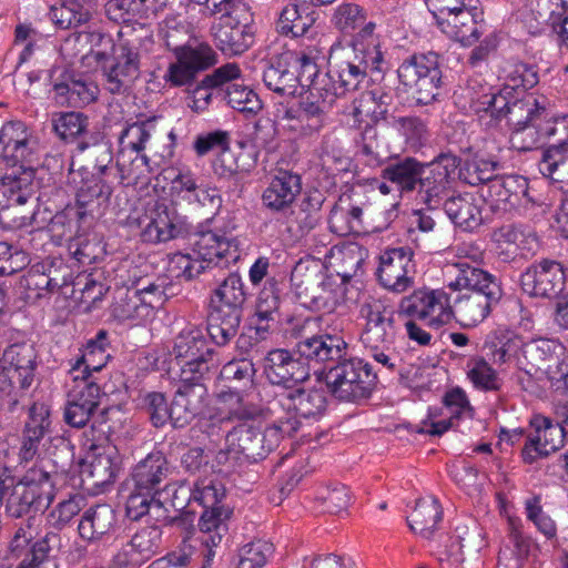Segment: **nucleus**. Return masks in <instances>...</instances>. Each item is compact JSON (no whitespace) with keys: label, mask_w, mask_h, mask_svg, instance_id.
I'll return each instance as SVG.
<instances>
[{"label":"nucleus","mask_w":568,"mask_h":568,"mask_svg":"<svg viewBox=\"0 0 568 568\" xmlns=\"http://www.w3.org/2000/svg\"><path fill=\"white\" fill-rule=\"evenodd\" d=\"M511 89L487 92L470 98V108L483 113L480 120L488 128L503 119L510 129V144L519 151L531 150L542 139H554V145L568 146V116L556 118L545 99L527 94L521 99H509Z\"/></svg>","instance_id":"nucleus-1"},{"label":"nucleus","mask_w":568,"mask_h":568,"mask_svg":"<svg viewBox=\"0 0 568 568\" xmlns=\"http://www.w3.org/2000/svg\"><path fill=\"white\" fill-rule=\"evenodd\" d=\"M40 161L38 139L21 121H10L0 130V209L26 204L34 194V165Z\"/></svg>","instance_id":"nucleus-2"},{"label":"nucleus","mask_w":568,"mask_h":568,"mask_svg":"<svg viewBox=\"0 0 568 568\" xmlns=\"http://www.w3.org/2000/svg\"><path fill=\"white\" fill-rule=\"evenodd\" d=\"M53 474L43 463L28 468L21 477L0 464V507L11 518H22L50 507L55 496Z\"/></svg>","instance_id":"nucleus-3"},{"label":"nucleus","mask_w":568,"mask_h":568,"mask_svg":"<svg viewBox=\"0 0 568 568\" xmlns=\"http://www.w3.org/2000/svg\"><path fill=\"white\" fill-rule=\"evenodd\" d=\"M455 278L447 283L452 291L466 290V293L454 301V317L466 327L481 323L491 312L503 295L497 278L488 272L459 262L454 265Z\"/></svg>","instance_id":"nucleus-4"},{"label":"nucleus","mask_w":568,"mask_h":568,"mask_svg":"<svg viewBox=\"0 0 568 568\" xmlns=\"http://www.w3.org/2000/svg\"><path fill=\"white\" fill-rule=\"evenodd\" d=\"M359 313L366 322L361 343L375 362L394 372L400 362L394 352L397 335L394 311L383 301L372 298L362 304Z\"/></svg>","instance_id":"nucleus-5"},{"label":"nucleus","mask_w":568,"mask_h":568,"mask_svg":"<svg viewBox=\"0 0 568 568\" xmlns=\"http://www.w3.org/2000/svg\"><path fill=\"white\" fill-rule=\"evenodd\" d=\"M386 70L387 62L383 53H376L374 49L365 52L362 47L356 51L349 50L342 57L329 61L326 77L334 85L329 93L342 95L358 90L361 84L367 80L383 82Z\"/></svg>","instance_id":"nucleus-6"},{"label":"nucleus","mask_w":568,"mask_h":568,"mask_svg":"<svg viewBox=\"0 0 568 568\" xmlns=\"http://www.w3.org/2000/svg\"><path fill=\"white\" fill-rule=\"evenodd\" d=\"M297 432L294 417L276 418L263 430L243 422L226 433L230 453L242 455L250 463L265 459L284 438Z\"/></svg>","instance_id":"nucleus-7"},{"label":"nucleus","mask_w":568,"mask_h":568,"mask_svg":"<svg viewBox=\"0 0 568 568\" xmlns=\"http://www.w3.org/2000/svg\"><path fill=\"white\" fill-rule=\"evenodd\" d=\"M194 503L203 508L199 519L202 544L217 547L229 534L233 510L224 505L226 493L223 484L209 478L199 479L192 486Z\"/></svg>","instance_id":"nucleus-8"},{"label":"nucleus","mask_w":568,"mask_h":568,"mask_svg":"<svg viewBox=\"0 0 568 568\" xmlns=\"http://www.w3.org/2000/svg\"><path fill=\"white\" fill-rule=\"evenodd\" d=\"M438 28L464 45H471L480 36L483 12L478 0H425Z\"/></svg>","instance_id":"nucleus-9"},{"label":"nucleus","mask_w":568,"mask_h":568,"mask_svg":"<svg viewBox=\"0 0 568 568\" xmlns=\"http://www.w3.org/2000/svg\"><path fill=\"white\" fill-rule=\"evenodd\" d=\"M397 75L416 103L427 105L439 94L442 85L439 55L433 51L415 53L402 62Z\"/></svg>","instance_id":"nucleus-10"},{"label":"nucleus","mask_w":568,"mask_h":568,"mask_svg":"<svg viewBox=\"0 0 568 568\" xmlns=\"http://www.w3.org/2000/svg\"><path fill=\"white\" fill-rule=\"evenodd\" d=\"M130 37L121 44V53L115 63L103 67V85L111 94H126L139 78V54L135 44L152 42V31L149 26L138 23L128 27L123 33Z\"/></svg>","instance_id":"nucleus-11"},{"label":"nucleus","mask_w":568,"mask_h":568,"mask_svg":"<svg viewBox=\"0 0 568 568\" xmlns=\"http://www.w3.org/2000/svg\"><path fill=\"white\" fill-rule=\"evenodd\" d=\"M376 375L359 358H342L325 375L331 394L344 402H354L371 395Z\"/></svg>","instance_id":"nucleus-12"},{"label":"nucleus","mask_w":568,"mask_h":568,"mask_svg":"<svg viewBox=\"0 0 568 568\" xmlns=\"http://www.w3.org/2000/svg\"><path fill=\"white\" fill-rule=\"evenodd\" d=\"M316 321L305 318L292 327V334L298 339L295 351L306 364H322L341 361L347 351V343L338 334L314 333Z\"/></svg>","instance_id":"nucleus-13"},{"label":"nucleus","mask_w":568,"mask_h":568,"mask_svg":"<svg viewBox=\"0 0 568 568\" xmlns=\"http://www.w3.org/2000/svg\"><path fill=\"white\" fill-rule=\"evenodd\" d=\"M460 165V159L452 153H440L432 162L425 163L417 191L418 197L429 210L444 205L454 186L453 174Z\"/></svg>","instance_id":"nucleus-14"},{"label":"nucleus","mask_w":568,"mask_h":568,"mask_svg":"<svg viewBox=\"0 0 568 568\" xmlns=\"http://www.w3.org/2000/svg\"><path fill=\"white\" fill-rule=\"evenodd\" d=\"M175 358L181 362V374L184 379L191 375L199 378L207 377L219 365V358L201 329L190 327L183 329L175 338L173 348Z\"/></svg>","instance_id":"nucleus-15"},{"label":"nucleus","mask_w":568,"mask_h":568,"mask_svg":"<svg viewBox=\"0 0 568 568\" xmlns=\"http://www.w3.org/2000/svg\"><path fill=\"white\" fill-rule=\"evenodd\" d=\"M291 282L301 303L323 310L333 300L328 276L318 261H300L292 271Z\"/></svg>","instance_id":"nucleus-16"},{"label":"nucleus","mask_w":568,"mask_h":568,"mask_svg":"<svg viewBox=\"0 0 568 568\" xmlns=\"http://www.w3.org/2000/svg\"><path fill=\"white\" fill-rule=\"evenodd\" d=\"M399 313L427 320L430 326L439 327L454 317L450 295L444 290L420 288L402 298Z\"/></svg>","instance_id":"nucleus-17"},{"label":"nucleus","mask_w":568,"mask_h":568,"mask_svg":"<svg viewBox=\"0 0 568 568\" xmlns=\"http://www.w3.org/2000/svg\"><path fill=\"white\" fill-rule=\"evenodd\" d=\"M456 538L450 542L440 557L442 565L447 564L456 568H481L484 566L483 551L486 540L483 528L470 521L456 528Z\"/></svg>","instance_id":"nucleus-18"},{"label":"nucleus","mask_w":568,"mask_h":568,"mask_svg":"<svg viewBox=\"0 0 568 568\" xmlns=\"http://www.w3.org/2000/svg\"><path fill=\"white\" fill-rule=\"evenodd\" d=\"M414 253L409 247L385 250L379 255L378 282L388 291L403 293L413 286L415 274Z\"/></svg>","instance_id":"nucleus-19"},{"label":"nucleus","mask_w":568,"mask_h":568,"mask_svg":"<svg viewBox=\"0 0 568 568\" xmlns=\"http://www.w3.org/2000/svg\"><path fill=\"white\" fill-rule=\"evenodd\" d=\"M207 377L191 375L187 381L180 376V385L173 397V426L182 428L200 416L207 406Z\"/></svg>","instance_id":"nucleus-20"},{"label":"nucleus","mask_w":568,"mask_h":568,"mask_svg":"<svg viewBox=\"0 0 568 568\" xmlns=\"http://www.w3.org/2000/svg\"><path fill=\"white\" fill-rule=\"evenodd\" d=\"M525 293L535 297L555 298L564 291L566 273L561 263L544 258L530 265L520 276Z\"/></svg>","instance_id":"nucleus-21"},{"label":"nucleus","mask_w":568,"mask_h":568,"mask_svg":"<svg viewBox=\"0 0 568 568\" xmlns=\"http://www.w3.org/2000/svg\"><path fill=\"white\" fill-rule=\"evenodd\" d=\"M89 453L81 466V478L90 488H102L112 484L120 469V457L112 445H102L92 440Z\"/></svg>","instance_id":"nucleus-22"},{"label":"nucleus","mask_w":568,"mask_h":568,"mask_svg":"<svg viewBox=\"0 0 568 568\" xmlns=\"http://www.w3.org/2000/svg\"><path fill=\"white\" fill-rule=\"evenodd\" d=\"M196 258L206 267H227L240 258L237 244L213 231H197L190 237Z\"/></svg>","instance_id":"nucleus-23"},{"label":"nucleus","mask_w":568,"mask_h":568,"mask_svg":"<svg viewBox=\"0 0 568 568\" xmlns=\"http://www.w3.org/2000/svg\"><path fill=\"white\" fill-rule=\"evenodd\" d=\"M264 373L272 385L293 389L310 377V365L286 349H273L265 357Z\"/></svg>","instance_id":"nucleus-24"},{"label":"nucleus","mask_w":568,"mask_h":568,"mask_svg":"<svg viewBox=\"0 0 568 568\" xmlns=\"http://www.w3.org/2000/svg\"><path fill=\"white\" fill-rule=\"evenodd\" d=\"M338 93H329V90L310 93L298 102L297 123L288 124L290 130L302 138L318 134L327 124L328 110L333 105Z\"/></svg>","instance_id":"nucleus-25"},{"label":"nucleus","mask_w":568,"mask_h":568,"mask_svg":"<svg viewBox=\"0 0 568 568\" xmlns=\"http://www.w3.org/2000/svg\"><path fill=\"white\" fill-rule=\"evenodd\" d=\"M275 405L284 413V415L277 416V418L294 417L298 429L301 426L300 418H314L324 413L326 396L322 389H306L296 386L293 389L283 390L281 394H277Z\"/></svg>","instance_id":"nucleus-26"},{"label":"nucleus","mask_w":568,"mask_h":568,"mask_svg":"<svg viewBox=\"0 0 568 568\" xmlns=\"http://www.w3.org/2000/svg\"><path fill=\"white\" fill-rule=\"evenodd\" d=\"M163 531L159 525L144 526L114 557L116 565L139 568L163 550Z\"/></svg>","instance_id":"nucleus-27"},{"label":"nucleus","mask_w":568,"mask_h":568,"mask_svg":"<svg viewBox=\"0 0 568 568\" xmlns=\"http://www.w3.org/2000/svg\"><path fill=\"white\" fill-rule=\"evenodd\" d=\"M248 16L235 14L220 17L213 24L212 34L215 45L227 55L245 52L254 42V36L248 26Z\"/></svg>","instance_id":"nucleus-28"},{"label":"nucleus","mask_w":568,"mask_h":568,"mask_svg":"<svg viewBox=\"0 0 568 568\" xmlns=\"http://www.w3.org/2000/svg\"><path fill=\"white\" fill-rule=\"evenodd\" d=\"M530 427L531 432L521 452L526 463L531 464L538 457L548 456L562 446V430L550 418L536 415L530 420Z\"/></svg>","instance_id":"nucleus-29"},{"label":"nucleus","mask_w":568,"mask_h":568,"mask_svg":"<svg viewBox=\"0 0 568 568\" xmlns=\"http://www.w3.org/2000/svg\"><path fill=\"white\" fill-rule=\"evenodd\" d=\"M302 191V180L297 173L277 170L262 193L263 205L275 213H285L292 209Z\"/></svg>","instance_id":"nucleus-30"},{"label":"nucleus","mask_w":568,"mask_h":568,"mask_svg":"<svg viewBox=\"0 0 568 568\" xmlns=\"http://www.w3.org/2000/svg\"><path fill=\"white\" fill-rule=\"evenodd\" d=\"M51 433L50 409L42 403H34L29 409L26 422L19 458L21 462L32 460L39 453V447Z\"/></svg>","instance_id":"nucleus-31"},{"label":"nucleus","mask_w":568,"mask_h":568,"mask_svg":"<svg viewBox=\"0 0 568 568\" xmlns=\"http://www.w3.org/2000/svg\"><path fill=\"white\" fill-rule=\"evenodd\" d=\"M567 10L568 0H526L521 18L529 32L536 34L547 27L555 31Z\"/></svg>","instance_id":"nucleus-32"},{"label":"nucleus","mask_w":568,"mask_h":568,"mask_svg":"<svg viewBox=\"0 0 568 568\" xmlns=\"http://www.w3.org/2000/svg\"><path fill=\"white\" fill-rule=\"evenodd\" d=\"M184 233V223L175 209L156 203L150 213L149 223L142 231V237L144 242L161 243L183 236Z\"/></svg>","instance_id":"nucleus-33"},{"label":"nucleus","mask_w":568,"mask_h":568,"mask_svg":"<svg viewBox=\"0 0 568 568\" xmlns=\"http://www.w3.org/2000/svg\"><path fill=\"white\" fill-rule=\"evenodd\" d=\"M118 516L108 504H98L88 508L78 525L80 537L89 542L101 541L115 532Z\"/></svg>","instance_id":"nucleus-34"},{"label":"nucleus","mask_w":568,"mask_h":568,"mask_svg":"<svg viewBox=\"0 0 568 568\" xmlns=\"http://www.w3.org/2000/svg\"><path fill=\"white\" fill-rule=\"evenodd\" d=\"M292 54L285 51L270 59L263 70L265 87L280 95H294L298 88V75L295 74Z\"/></svg>","instance_id":"nucleus-35"},{"label":"nucleus","mask_w":568,"mask_h":568,"mask_svg":"<svg viewBox=\"0 0 568 568\" xmlns=\"http://www.w3.org/2000/svg\"><path fill=\"white\" fill-rule=\"evenodd\" d=\"M170 464L161 452H152L140 460L132 471V480L136 489L146 493H159L160 485L170 476Z\"/></svg>","instance_id":"nucleus-36"},{"label":"nucleus","mask_w":568,"mask_h":568,"mask_svg":"<svg viewBox=\"0 0 568 568\" xmlns=\"http://www.w3.org/2000/svg\"><path fill=\"white\" fill-rule=\"evenodd\" d=\"M59 103L72 108H82L98 99L99 87L89 77L83 74L68 75L62 82L53 87Z\"/></svg>","instance_id":"nucleus-37"},{"label":"nucleus","mask_w":568,"mask_h":568,"mask_svg":"<svg viewBox=\"0 0 568 568\" xmlns=\"http://www.w3.org/2000/svg\"><path fill=\"white\" fill-rule=\"evenodd\" d=\"M443 207L450 221L464 231L471 232L483 223L481 209L473 194L452 195Z\"/></svg>","instance_id":"nucleus-38"},{"label":"nucleus","mask_w":568,"mask_h":568,"mask_svg":"<svg viewBox=\"0 0 568 568\" xmlns=\"http://www.w3.org/2000/svg\"><path fill=\"white\" fill-rule=\"evenodd\" d=\"M112 186L101 176H92L82 182L77 191L75 205L79 212H84L85 217H93L103 205H106L112 195Z\"/></svg>","instance_id":"nucleus-39"},{"label":"nucleus","mask_w":568,"mask_h":568,"mask_svg":"<svg viewBox=\"0 0 568 568\" xmlns=\"http://www.w3.org/2000/svg\"><path fill=\"white\" fill-rule=\"evenodd\" d=\"M527 180L520 175L496 176L481 189V196L499 206L500 204H516L521 195L527 193Z\"/></svg>","instance_id":"nucleus-40"},{"label":"nucleus","mask_w":568,"mask_h":568,"mask_svg":"<svg viewBox=\"0 0 568 568\" xmlns=\"http://www.w3.org/2000/svg\"><path fill=\"white\" fill-rule=\"evenodd\" d=\"M242 313V311L211 305L207 316V333L216 345L224 346L236 336Z\"/></svg>","instance_id":"nucleus-41"},{"label":"nucleus","mask_w":568,"mask_h":568,"mask_svg":"<svg viewBox=\"0 0 568 568\" xmlns=\"http://www.w3.org/2000/svg\"><path fill=\"white\" fill-rule=\"evenodd\" d=\"M24 373L2 367L0 369V405L9 413H14L27 395L34 377L24 379Z\"/></svg>","instance_id":"nucleus-42"},{"label":"nucleus","mask_w":568,"mask_h":568,"mask_svg":"<svg viewBox=\"0 0 568 568\" xmlns=\"http://www.w3.org/2000/svg\"><path fill=\"white\" fill-rule=\"evenodd\" d=\"M538 170L552 184L568 192V146L550 145L545 149L538 162Z\"/></svg>","instance_id":"nucleus-43"},{"label":"nucleus","mask_w":568,"mask_h":568,"mask_svg":"<svg viewBox=\"0 0 568 568\" xmlns=\"http://www.w3.org/2000/svg\"><path fill=\"white\" fill-rule=\"evenodd\" d=\"M443 519V509L437 499L422 498L416 501L412 515L407 518L410 530L424 538H430Z\"/></svg>","instance_id":"nucleus-44"},{"label":"nucleus","mask_w":568,"mask_h":568,"mask_svg":"<svg viewBox=\"0 0 568 568\" xmlns=\"http://www.w3.org/2000/svg\"><path fill=\"white\" fill-rule=\"evenodd\" d=\"M425 163L407 156L388 163L382 170L383 179L397 185L400 192H412L417 189L418 181L423 176Z\"/></svg>","instance_id":"nucleus-45"},{"label":"nucleus","mask_w":568,"mask_h":568,"mask_svg":"<svg viewBox=\"0 0 568 568\" xmlns=\"http://www.w3.org/2000/svg\"><path fill=\"white\" fill-rule=\"evenodd\" d=\"M565 347L561 343L539 338L528 343L524 348V356L527 359L528 367L525 368L526 374L531 377L539 378V372L542 371L557 355H564Z\"/></svg>","instance_id":"nucleus-46"},{"label":"nucleus","mask_w":568,"mask_h":568,"mask_svg":"<svg viewBox=\"0 0 568 568\" xmlns=\"http://www.w3.org/2000/svg\"><path fill=\"white\" fill-rule=\"evenodd\" d=\"M69 377L67 398L98 409L100 406L101 388L94 376L81 374L79 369H69Z\"/></svg>","instance_id":"nucleus-47"},{"label":"nucleus","mask_w":568,"mask_h":568,"mask_svg":"<svg viewBox=\"0 0 568 568\" xmlns=\"http://www.w3.org/2000/svg\"><path fill=\"white\" fill-rule=\"evenodd\" d=\"M112 317L120 322L142 318L149 315L148 306L134 290H119L110 306Z\"/></svg>","instance_id":"nucleus-48"},{"label":"nucleus","mask_w":568,"mask_h":568,"mask_svg":"<svg viewBox=\"0 0 568 568\" xmlns=\"http://www.w3.org/2000/svg\"><path fill=\"white\" fill-rule=\"evenodd\" d=\"M306 10V7L300 8L296 3L284 7L277 20V31L293 38L306 34L315 22V19Z\"/></svg>","instance_id":"nucleus-49"},{"label":"nucleus","mask_w":568,"mask_h":568,"mask_svg":"<svg viewBox=\"0 0 568 568\" xmlns=\"http://www.w3.org/2000/svg\"><path fill=\"white\" fill-rule=\"evenodd\" d=\"M89 118L80 112L62 113L54 120L53 128L57 134L63 140L81 138L78 149L83 151L91 145V140H85L89 133Z\"/></svg>","instance_id":"nucleus-50"},{"label":"nucleus","mask_w":568,"mask_h":568,"mask_svg":"<svg viewBox=\"0 0 568 568\" xmlns=\"http://www.w3.org/2000/svg\"><path fill=\"white\" fill-rule=\"evenodd\" d=\"M246 300L244 283L239 274H230L214 291L211 305L243 312Z\"/></svg>","instance_id":"nucleus-51"},{"label":"nucleus","mask_w":568,"mask_h":568,"mask_svg":"<svg viewBox=\"0 0 568 568\" xmlns=\"http://www.w3.org/2000/svg\"><path fill=\"white\" fill-rule=\"evenodd\" d=\"M499 164L495 161L474 155L466 159L459 168V179L469 185L485 186L496 176Z\"/></svg>","instance_id":"nucleus-52"},{"label":"nucleus","mask_w":568,"mask_h":568,"mask_svg":"<svg viewBox=\"0 0 568 568\" xmlns=\"http://www.w3.org/2000/svg\"><path fill=\"white\" fill-rule=\"evenodd\" d=\"M155 128L153 120L126 124L119 136V152L125 154L143 152Z\"/></svg>","instance_id":"nucleus-53"},{"label":"nucleus","mask_w":568,"mask_h":568,"mask_svg":"<svg viewBox=\"0 0 568 568\" xmlns=\"http://www.w3.org/2000/svg\"><path fill=\"white\" fill-rule=\"evenodd\" d=\"M87 220L84 212H79L77 207L68 205L61 212L53 215L49 223V231L52 237L62 241L74 240V234L80 230V224Z\"/></svg>","instance_id":"nucleus-54"},{"label":"nucleus","mask_w":568,"mask_h":568,"mask_svg":"<svg viewBox=\"0 0 568 568\" xmlns=\"http://www.w3.org/2000/svg\"><path fill=\"white\" fill-rule=\"evenodd\" d=\"M160 36L166 48L176 57L190 44V24L176 17H166L161 23Z\"/></svg>","instance_id":"nucleus-55"},{"label":"nucleus","mask_w":568,"mask_h":568,"mask_svg":"<svg viewBox=\"0 0 568 568\" xmlns=\"http://www.w3.org/2000/svg\"><path fill=\"white\" fill-rule=\"evenodd\" d=\"M116 166L121 173L122 180L134 183L146 179L154 170L150 158L142 152L130 154L118 152Z\"/></svg>","instance_id":"nucleus-56"},{"label":"nucleus","mask_w":568,"mask_h":568,"mask_svg":"<svg viewBox=\"0 0 568 568\" xmlns=\"http://www.w3.org/2000/svg\"><path fill=\"white\" fill-rule=\"evenodd\" d=\"M281 296L277 282L272 278L265 282L258 294L255 316L260 322L275 323L280 320Z\"/></svg>","instance_id":"nucleus-57"},{"label":"nucleus","mask_w":568,"mask_h":568,"mask_svg":"<svg viewBox=\"0 0 568 568\" xmlns=\"http://www.w3.org/2000/svg\"><path fill=\"white\" fill-rule=\"evenodd\" d=\"M216 398L220 403L227 405L226 412H223L230 417L235 418L240 422H247L255 419L261 415V410L253 404L245 403L239 390L232 389L230 386L227 389H222L216 394Z\"/></svg>","instance_id":"nucleus-58"},{"label":"nucleus","mask_w":568,"mask_h":568,"mask_svg":"<svg viewBox=\"0 0 568 568\" xmlns=\"http://www.w3.org/2000/svg\"><path fill=\"white\" fill-rule=\"evenodd\" d=\"M490 237L497 253L504 256V260H508L515 256L518 248L523 245L525 234L520 227L514 224H506L495 229Z\"/></svg>","instance_id":"nucleus-59"},{"label":"nucleus","mask_w":568,"mask_h":568,"mask_svg":"<svg viewBox=\"0 0 568 568\" xmlns=\"http://www.w3.org/2000/svg\"><path fill=\"white\" fill-rule=\"evenodd\" d=\"M467 366V376L475 387L486 392L498 390L500 388L496 371L484 357H471Z\"/></svg>","instance_id":"nucleus-60"},{"label":"nucleus","mask_w":568,"mask_h":568,"mask_svg":"<svg viewBox=\"0 0 568 568\" xmlns=\"http://www.w3.org/2000/svg\"><path fill=\"white\" fill-rule=\"evenodd\" d=\"M225 100L231 108L242 113L256 114L262 109L258 95L253 90L236 83L227 85Z\"/></svg>","instance_id":"nucleus-61"},{"label":"nucleus","mask_w":568,"mask_h":568,"mask_svg":"<svg viewBox=\"0 0 568 568\" xmlns=\"http://www.w3.org/2000/svg\"><path fill=\"white\" fill-rule=\"evenodd\" d=\"M106 348L87 343L82 354L70 361V369H79L81 374L93 376V372L101 371L108 359Z\"/></svg>","instance_id":"nucleus-62"},{"label":"nucleus","mask_w":568,"mask_h":568,"mask_svg":"<svg viewBox=\"0 0 568 568\" xmlns=\"http://www.w3.org/2000/svg\"><path fill=\"white\" fill-rule=\"evenodd\" d=\"M288 53L292 54V60H295L293 70H295V74L300 78L298 85L312 87L311 91L315 93L328 90L326 85H320V81L316 79L317 64L308 54L303 51L291 50H288Z\"/></svg>","instance_id":"nucleus-63"},{"label":"nucleus","mask_w":568,"mask_h":568,"mask_svg":"<svg viewBox=\"0 0 568 568\" xmlns=\"http://www.w3.org/2000/svg\"><path fill=\"white\" fill-rule=\"evenodd\" d=\"M366 21L365 10L353 2H343L338 4L332 16V23L342 32H349L362 26Z\"/></svg>","instance_id":"nucleus-64"}]
</instances>
